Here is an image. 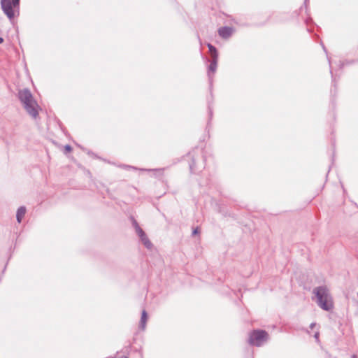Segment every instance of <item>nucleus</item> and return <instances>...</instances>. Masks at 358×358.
Listing matches in <instances>:
<instances>
[{
    "instance_id": "nucleus-8",
    "label": "nucleus",
    "mask_w": 358,
    "mask_h": 358,
    "mask_svg": "<svg viewBox=\"0 0 358 358\" xmlns=\"http://www.w3.org/2000/svg\"><path fill=\"white\" fill-rule=\"evenodd\" d=\"M26 213V208L24 206H20L16 213V219L18 223L22 222L23 217Z\"/></svg>"
},
{
    "instance_id": "nucleus-14",
    "label": "nucleus",
    "mask_w": 358,
    "mask_h": 358,
    "mask_svg": "<svg viewBox=\"0 0 358 358\" xmlns=\"http://www.w3.org/2000/svg\"><path fill=\"white\" fill-rule=\"evenodd\" d=\"M199 228H198V227H196V229H194L193 230V231H192V235H193V236H194V235H196V234H199Z\"/></svg>"
},
{
    "instance_id": "nucleus-2",
    "label": "nucleus",
    "mask_w": 358,
    "mask_h": 358,
    "mask_svg": "<svg viewBox=\"0 0 358 358\" xmlns=\"http://www.w3.org/2000/svg\"><path fill=\"white\" fill-rule=\"evenodd\" d=\"M18 98L26 111L34 118L38 115V105L34 100L30 90L25 88L18 92Z\"/></svg>"
},
{
    "instance_id": "nucleus-9",
    "label": "nucleus",
    "mask_w": 358,
    "mask_h": 358,
    "mask_svg": "<svg viewBox=\"0 0 358 358\" xmlns=\"http://www.w3.org/2000/svg\"><path fill=\"white\" fill-rule=\"evenodd\" d=\"M148 319L147 312L143 310L142 311L141 318L140 321V327L143 330L145 328L146 322Z\"/></svg>"
},
{
    "instance_id": "nucleus-4",
    "label": "nucleus",
    "mask_w": 358,
    "mask_h": 358,
    "mask_svg": "<svg viewBox=\"0 0 358 358\" xmlns=\"http://www.w3.org/2000/svg\"><path fill=\"white\" fill-rule=\"evenodd\" d=\"M268 334L264 330H254L249 337L248 342L251 345L262 346L267 341Z\"/></svg>"
},
{
    "instance_id": "nucleus-19",
    "label": "nucleus",
    "mask_w": 358,
    "mask_h": 358,
    "mask_svg": "<svg viewBox=\"0 0 358 358\" xmlns=\"http://www.w3.org/2000/svg\"><path fill=\"white\" fill-rule=\"evenodd\" d=\"M357 356L356 355H352V357H351V358H357Z\"/></svg>"
},
{
    "instance_id": "nucleus-1",
    "label": "nucleus",
    "mask_w": 358,
    "mask_h": 358,
    "mask_svg": "<svg viewBox=\"0 0 358 358\" xmlns=\"http://www.w3.org/2000/svg\"><path fill=\"white\" fill-rule=\"evenodd\" d=\"M313 294L317 306L324 310L330 311L334 308V303L330 292L327 286L316 287L313 290Z\"/></svg>"
},
{
    "instance_id": "nucleus-20",
    "label": "nucleus",
    "mask_w": 358,
    "mask_h": 358,
    "mask_svg": "<svg viewBox=\"0 0 358 358\" xmlns=\"http://www.w3.org/2000/svg\"><path fill=\"white\" fill-rule=\"evenodd\" d=\"M308 1V0H305L304 3L306 4Z\"/></svg>"
},
{
    "instance_id": "nucleus-11",
    "label": "nucleus",
    "mask_w": 358,
    "mask_h": 358,
    "mask_svg": "<svg viewBox=\"0 0 358 358\" xmlns=\"http://www.w3.org/2000/svg\"><path fill=\"white\" fill-rule=\"evenodd\" d=\"M132 224L135 229L136 233L138 231V229H141L138 222H136V220L134 218H132Z\"/></svg>"
},
{
    "instance_id": "nucleus-21",
    "label": "nucleus",
    "mask_w": 358,
    "mask_h": 358,
    "mask_svg": "<svg viewBox=\"0 0 358 358\" xmlns=\"http://www.w3.org/2000/svg\"><path fill=\"white\" fill-rule=\"evenodd\" d=\"M124 358H128V357H124Z\"/></svg>"
},
{
    "instance_id": "nucleus-18",
    "label": "nucleus",
    "mask_w": 358,
    "mask_h": 358,
    "mask_svg": "<svg viewBox=\"0 0 358 358\" xmlns=\"http://www.w3.org/2000/svg\"><path fill=\"white\" fill-rule=\"evenodd\" d=\"M3 41V39L1 37H0V44L2 43Z\"/></svg>"
},
{
    "instance_id": "nucleus-7",
    "label": "nucleus",
    "mask_w": 358,
    "mask_h": 358,
    "mask_svg": "<svg viewBox=\"0 0 358 358\" xmlns=\"http://www.w3.org/2000/svg\"><path fill=\"white\" fill-rule=\"evenodd\" d=\"M234 31V29L229 27H222L218 29L219 35L223 38H228L230 37Z\"/></svg>"
},
{
    "instance_id": "nucleus-5",
    "label": "nucleus",
    "mask_w": 358,
    "mask_h": 358,
    "mask_svg": "<svg viewBox=\"0 0 358 358\" xmlns=\"http://www.w3.org/2000/svg\"><path fill=\"white\" fill-rule=\"evenodd\" d=\"M137 235L140 238L141 242L145 245V247L148 249H151L152 247V244L151 241L148 238L147 235L144 232V231L142 229H138V231L136 232Z\"/></svg>"
},
{
    "instance_id": "nucleus-12",
    "label": "nucleus",
    "mask_w": 358,
    "mask_h": 358,
    "mask_svg": "<svg viewBox=\"0 0 358 358\" xmlns=\"http://www.w3.org/2000/svg\"><path fill=\"white\" fill-rule=\"evenodd\" d=\"M194 166H195V162H194V160H192V162L190 163V164H189V169H190V171L192 173L196 172V169H195Z\"/></svg>"
},
{
    "instance_id": "nucleus-16",
    "label": "nucleus",
    "mask_w": 358,
    "mask_h": 358,
    "mask_svg": "<svg viewBox=\"0 0 358 358\" xmlns=\"http://www.w3.org/2000/svg\"><path fill=\"white\" fill-rule=\"evenodd\" d=\"M315 325H316V324L315 322L311 323L310 325V329H313Z\"/></svg>"
},
{
    "instance_id": "nucleus-13",
    "label": "nucleus",
    "mask_w": 358,
    "mask_h": 358,
    "mask_svg": "<svg viewBox=\"0 0 358 358\" xmlns=\"http://www.w3.org/2000/svg\"><path fill=\"white\" fill-rule=\"evenodd\" d=\"M64 149L66 152H70L72 150L71 147L69 145H65Z\"/></svg>"
},
{
    "instance_id": "nucleus-17",
    "label": "nucleus",
    "mask_w": 358,
    "mask_h": 358,
    "mask_svg": "<svg viewBox=\"0 0 358 358\" xmlns=\"http://www.w3.org/2000/svg\"><path fill=\"white\" fill-rule=\"evenodd\" d=\"M208 110H209V114L211 116L212 115V110H211V108L210 106H208Z\"/></svg>"
},
{
    "instance_id": "nucleus-6",
    "label": "nucleus",
    "mask_w": 358,
    "mask_h": 358,
    "mask_svg": "<svg viewBox=\"0 0 358 358\" xmlns=\"http://www.w3.org/2000/svg\"><path fill=\"white\" fill-rule=\"evenodd\" d=\"M217 59L218 58H213L210 63V65L208 66V76L209 78V81H210V85L212 84V80H213L211 73H214L216 71L217 65Z\"/></svg>"
},
{
    "instance_id": "nucleus-10",
    "label": "nucleus",
    "mask_w": 358,
    "mask_h": 358,
    "mask_svg": "<svg viewBox=\"0 0 358 358\" xmlns=\"http://www.w3.org/2000/svg\"><path fill=\"white\" fill-rule=\"evenodd\" d=\"M208 48L211 54L212 59L213 58H218V53L217 52V49L215 46L211 45L210 43L208 44Z\"/></svg>"
},
{
    "instance_id": "nucleus-15",
    "label": "nucleus",
    "mask_w": 358,
    "mask_h": 358,
    "mask_svg": "<svg viewBox=\"0 0 358 358\" xmlns=\"http://www.w3.org/2000/svg\"><path fill=\"white\" fill-rule=\"evenodd\" d=\"M314 337L315 338V339L317 341L319 340V332L318 331L315 334Z\"/></svg>"
},
{
    "instance_id": "nucleus-3",
    "label": "nucleus",
    "mask_w": 358,
    "mask_h": 358,
    "mask_svg": "<svg viewBox=\"0 0 358 358\" xmlns=\"http://www.w3.org/2000/svg\"><path fill=\"white\" fill-rule=\"evenodd\" d=\"M20 0H1V8L3 13L11 21L15 15V12L19 14Z\"/></svg>"
}]
</instances>
